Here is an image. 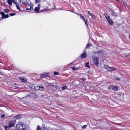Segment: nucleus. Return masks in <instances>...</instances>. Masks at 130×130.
<instances>
[{
  "instance_id": "f257e3e1",
  "label": "nucleus",
  "mask_w": 130,
  "mask_h": 130,
  "mask_svg": "<svg viewBox=\"0 0 130 130\" xmlns=\"http://www.w3.org/2000/svg\"><path fill=\"white\" fill-rule=\"evenodd\" d=\"M16 127L19 130H25V126L22 123H19L16 125ZM9 130H15L14 129H10Z\"/></svg>"
},
{
  "instance_id": "f03ea898",
  "label": "nucleus",
  "mask_w": 130,
  "mask_h": 130,
  "mask_svg": "<svg viewBox=\"0 0 130 130\" xmlns=\"http://www.w3.org/2000/svg\"><path fill=\"white\" fill-rule=\"evenodd\" d=\"M92 58L93 59H94L93 61V63L96 66H98L99 63L98 58L96 57H92Z\"/></svg>"
},
{
  "instance_id": "7ed1b4c3",
  "label": "nucleus",
  "mask_w": 130,
  "mask_h": 130,
  "mask_svg": "<svg viewBox=\"0 0 130 130\" xmlns=\"http://www.w3.org/2000/svg\"><path fill=\"white\" fill-rule=\"evenodd\" d=\"M104 15L110 24L111 25H112L113 24V21L112 19L109 18V17H108V15L107 14H105Z\"/></svg>"
},
{
  "instance_id": "20e7f679",
  "label": "nucleus",
  "mask_w": 130,
  "mask_h": 130,
  "mask_svg": "<svg viewBox=\"0 0 130 130\" xmlns=\"http://www.w3.org/2000/svg\"><path fill=\"white\" fill-rule=\"evenodd\" d=\"M2 15V18H8L9 17V15L8 14L5 15L4 13L3 12H1L0 13Z\"/></svg>"
},
{
  "instance_id": "39448f33",
  "label": "nucleus",
  "mask_w": 130,
  "mask_h": 130,
  "mask_svg": "<svg viewBox=\"0 0 130 130\" xmlns=\"http://www.w3.org/2000/svg\"><path fill=\"white\" fill-rule=\"evenodd\" d=\"M87 53L85 51L81 55L80 57L81 58H85L86 57Z\"/></svg>"
},
{
  "instance_id": "423d86ee",
  "label": "nucleus",
  "mask_w": 130,
  "mask_h": 130,
  "mask_svg": "<svg viewBox=\"0 0 130 130\" xmlns=\"http://www.w3.org/2000/svg\"><path fill=\"white\" fill-rule=\"evenodd\" d=\"M48 75V73H45L43 74H40V77L41 78H44L46 77H47Z\"/></svg>"
},
{
  "instance_id": "0eeeda50",
  "label": "nucleus",
  "mask_w": 130,
  "mask_h": 130,
  "mask_svg": "<svg viewBox=\"0 0 130 130\" xmlns=\"http://www.w3.org/2000/svg\"><path fill=\"white\" fill-rule=\"evenodd\" d=\"M15 124V122L14 121H10L9 124V128L13 127L14 126Z\"/></svg>"
},
{
  "instance_id": "6e6552de",
  "label": "nucleus",
  "mask_w": 130,
  "mask_h": 130,
  "mask_svg": "<svg viewBox=\"0 0 130 130\" xmlns=\"http://www.w3.org/2000/svg\"><path fill=\"white\" fill-rule=\"evenodd\" d=\"M25 6V7L26 10L31 9V8H32L31 7V5L28 4H27V5H26Z\"/></svg>"
},
{
  "instance_id": "1a4fd4ad",
  "label": "nucleus",
  "mask_w": 130,
  "mask_h": 130,
  "mask_svg": "<svg viewBox=\"0 0 130 130\" xmlns=\"http://www.w3.org/2000/svg\"><path fill=\"white\" fill-rule=\"evenodd\" d=\"M87 11L88 12V14L89 15H91L92 17V18H95V16L93 14H92L89 11L87 10Z\"/></svg>"
},
{
  "instance_id": "9d476101",
  "label": "nucleus",
  "mask_w": 130,
  "mask_h": 130,
  "mask_svg": "<svg viewBox=\"0 0 130 130\" xmlns=\"http://www.w3.org/2000/svg\"><path fill=\"white\" fill-rule=\"evenodd\" d=\"M19 79L23 82H26V79L25 78H24L22 77H20Z\"/></svg>"
},
{
  "instance_id": "9b49d317",
  "label": "nucleus",
  "mask_w": 130,
  "mask_h": 130,
  "mask_svg": "<svg viewBox=\"0 0 130 130\" xmlns=\"http://www.w3.org/2000/svg\"><path fill=\"white\" fill-rule=\"evenodd\" d=\"M21 114H19L14 117L15 118L17 119H19L21 118Z\"/></svg>"
},
{
  "instance_id": "f8f14e48",
  "label": "nucleus",
  "mask_w": 130,
  "mask_h": 130,
  "mask_svg": "<svg viewBox=\"0 0 130 130\" xmlns=\"http://www.w3.org/2000/svg\"><path fill=\"white\" fill-rule=\"evenodd\" d=\"M103 50H99V51H96L95 52H94V53H97V54H101V53H103Z\"/></svg>"
},
{
  "instance_id": "ddd939ff",
  "label": "nucleus",
  "mask_w": 130,
  "mask_h": 130,
  "mask_svg": "<svg viewBox=\"0 0 130 130\" xmlns=\"http://www.w3.org/2000/svg\"><path fill=\"white\" fill-rule=\"evenodd\" d=\"M13 3L15 4H18V2H20L21 0H12Z\"/></svg>"
},
{
  "instance_id": "4468645a",
  "label": "nucleus",
  "mask_w": 130,
  "mask_h": 130,
  "mask_svg": "<svg viewBox=\"0 0 130 130\" xmlns=\"http://www.w3.org/2000/svg\"><path fill=\"white\" fill-rule=\"evenodd\" d=\"M8 4L10 5L12 4V0H7Z\"/></svg>"
},
{
  "instance_id": "2eb2a0df",
  "label": "nucleus",
  "mask_w": 130,
  "mask_h": 130,
  "mask_svg": "<svg viewBox=\"0 0 130 130\" xmlns=\"http://www.w3.org/2000/svg\"><path fill=\"white\" fill-rule=\"evenodd\" d=\"M22 2L23 3L25 4V5H27V4H28V2L27 1V0H23Z\"/></svg>"
},
{
  "instance_id": "dca6fc26",
  "label": "nucleus",
  "mask_w": 130,
  "mask_h": 130,
  "mask_svg": "<svg viewBox=\"0 0 130 130\" xmlns=\"http://www.w3.org/2000/svg\"><path fill=\"white\" fill-rule=\"evenodd\" d=\"M85 66L86 67L88 68H90V66L89 65V62H87L86 63H85Z\"/></svg>"
},
{
  "instance_id": "f3484780",
  "label": "nucleus",
  "mask_w": 130,
  "mask_h": 130,
  "mask_svg": "<svg viewBox=\"0 0 130 130\" xmlns=\"http://www.w3.org/2000/svg\"><path fill=\"white\" fill-rule=\"evenodd\" d=\"M39 8H38V7H36L35 8V10L36 12H39Z\"/></svg>"
},
{
  "instance_id": "a211bd4d",
  "label": "nucleus",
  "mask_w": 130,
  "mask_h": 130,
  "mask_svg": "<svg viewBox=\"0 0 130 130\" xmlns=\"http://www.w3.org/2000/svg\"><path fill=\"white\" fill-rule=\"evenodd\" d=\"M39 89L40 90H42L44 89V87H43L40 86H39Z\"/></svg>"
},
{
  "instance_id": "6ab92c4d",
  "label": "nucleus",
  "mask_w": 130,
  "mask_h": 130,
  "mask_svg": "<svg viewBox=\"0 0 130 130\" xmlns=\"http://www.w3.org/2000/svg\"><path fill=\"white\" fill-rule=\"evenodd\" d=\"M114 79L117 81H120V78L118 77H114Z\"/></svg>"
},
{
  "instance_id": "aec40b11",
  "label": "nucleus",
  "mask_w": 130,
  "mask_h": 130,
  "mask_svg": "<svg viewBox=\"0 0 130 130\" xmlns=\"http://www.w3.org/2000/svg\"><path fill=\"white\" fill-rule=\"evenodd\" d=\"M45 84L46 87H48L49 86V83L48 82H45Z\"/></svg>"
},
{
  "instance_id": "412c9836",
  "label": "nucleus",
  "mask_w": 130,
  "mask_h": 130,
  "mask_svg": "<svg viewBox=\"0 0 130 130\" xmlns=\"http://www.w3.org/2000/svg\"><path fill=\"white\" fill-rule=\"evenodd\" d=\"M67 88V86H63L61 87V89L62 90H64L65 89Z\"/></svg>"
},
{
  "instance_id": "4be33fe9",
  "label": "nucleus",
  "mask_w": 130,
  "mask_h": 130,
  "mask_svg": "<svg viewBox=\"0 0 130 130\" xmlns=\"http://www.w3.org/2000/svg\"><path fill=\"white\" fill-rule=\"evenodd\" d=\"M9 10H8L5 9L4 10V12L6 13H9Z\"/></svg>"
},
{
  "instance_id": "5701e85b",
  "label": "nucleus",
  "mask_w": 130,
  "mask_h": 130,
  "mask_svg": "<svg viewBox=\"0 0 130 130\" xmlns=\"http://www.w3.org/2000/svg\"><path fill=\"white\" fill-rule=\"evenodd\" d=\"M126 57L127 58L130 60V53L128 55L126 56Z\"/></svg>"
},
{
  "instance_id": "b1692460",
  "label": "nucleus",
  "mask_w": 130,
  "mask_h": 130,
  "mask_svg": "<svg viewBox=\"0 0 130 130\" xmlns=\"http://www.w3.org/2000/svg\"><path fill=\"white\" fill-rule=\"evenodd\" d=\"M118 90V87L117 86H114V90L117 91Z\"/></svg>"
},
{
  "instance_id": "393cba45",
  "label": "nucleus",
  "mask_w": 130,
  "mask_h": 130,
  "mask_svg": "<svg viewBox=\"0 0 130 130\" xmlns=\"http://www.w3.org/2000/svg\"><path fill=\"white\" fill-rule=\"evenodd\" d=\"M111 88L113 90H114V86H109L108 87V89H110Z\"/></svg>"
},
{
  "instance_id": "a878e982",
  "label": "nucleus",
  "mask_w": 130,
  "mask_h": 130,
  "mask_svg": "<svg viewBox=\"0 0 130 130\" xmlns=\"http://www.w3.org/2000/svg\"><path fill=\"white\" fill-rule=\"evenodd\" d=\"M80 18L83 20L85 21V18L82 15H80Z\"/></svg>"
},
{
  "instance_id": "bb28decb",
  "label": "nucleus",
  "mask_w": 130,
  "mask_h": 130,
  "mask_svg": "<svg viewBox=\"0 0 130 130\" xmlns=\"http://www.w3.org/2000/svg\"><path fill=\"white\" fill-rule=\"evenodd\" d=\"M41 128H40V126L39 125L38 126L36 130H41Z\"/></svg>"
},
{
  "instance_id": "cd10ccee",
  "label": "nucleus",
  "mask_w": 130,
  "mask_h": 130,
  "mask_svg": "<svg viewBox=\"0 0 130 130\" xmlns=\"http://www.w3.org/2000/svg\"><path fill=\"white\" fill-rule=\"evenodd\" d=\"M105 67V68L106 67V69L107 70H108V71H110V67H107V66L106 67Z\"/></svg>"
},
{
  "instance_id": "c85d7f7f",
  "label": "nucleus",
  "mask_w": 130,
  "mask_h": 130,
  "mask_svg": "<svg viewBox=\"0 0 130 130\" xmlns=\"http://www.w3.org/2000/svg\"><path fill=\"white\" fill-rule=\"evenodd\" d=\"M9 126H6L4 128L6 130H8L9 129Z\"/></svg>"
},
{
  "instance_id": "c756f323",
  "label": "nucleus",
  "mask_w": 130,
  "mask_h": 130,
  "mask_svg": "<svg viewBox=\"0 0 130 130\" xmlns=\"http://www.w3.org/2000/svg\"><path fill=\"white\" fill-rule=\"evenodd\" d=\"M16 6L17 7V9H18L19 10H21L20 8L19 7V5H16Z\"/></svg>"
},
{
  "instance_id": "7c9ffc66",
  "label": "nucleus",
  "mask_w": 130,
  "mask_h": 130,
  "mask_svg": "<svg viewBox=\"0 0 130 130\" xmlns=\"http://www.w3.org/2000/svg\"><path fill=\"white\" fill-rule=\"evenodd\" d=\"M54 74L55 75H57L59 74V73L56 72H54Z\"/></svg>"
},
{
  "instance_id": "2f4dec72",
  "label": "nucleus",
  "mask_w": 130,
  "mask_h": 130,
  "mask_svg": "<svg viewBox=\"0 0 130 130\" xmlns=\"http://www.w3.org/2000/svg\"><path fill=\"white\" fill-rule=\"evenodd\" d=\"M15 13H10L9 14V15L10 16H12L15 15Z\"/></svg>"
},
{
  "instance_id": "473e14b6",
  "label": "nucleus",
  "mask_w": 130,
  "mask_h": 130,
  "mask_svg": "<svg viewBox=\"0 0 130 130\" xmlns=\"http://www.w3.org/2000/svg\"><path fill=\"white\" fill-rule=\"evenodd\" d=\"M53 87H54V88H56V89H58V86H57L56 85H54V86H53Z\"/></svg>"
},
{
  "instance_id": "72a5a7b5",
  "label": "nucleus",
  "mask_w": 130,
  "mask_h": 130,
  "mask_svg": "<svg viewBox=\"0 0 130 130\" xmlns=\"http://www.w3.org/2000/svg\"><path fill=\"white\" fill-rule=\"evenodd\" d=\"M91 45H90L89 44H87V45H86V48H88L89 47V46H91Z\"/></svg>"
},
{
  "instance_id": "f704fd0d",
  "label": "nucleus",
  "mask_w": 130,
  "mask_h": 130,
  "mask_svg": "<svg viewBox=\"0 0 130 130\" xmlns=\"http://www.w3.org/2000/svg\"><path fill=\"white\" fill-rule=\"evenodd\" d=\"M87 126V125H83L82 127V128L83 129H85L86 128Z\"/></svg>"
},
{
  "instance_id": "c9c22d12",
  "label": "nucleus",
  "mask_w": 130,
  "mask_h": 130,
  "mask_svg": "<svg viewBox=\"0 0 130 130\" xmlns=\"http://www.w3.org/2000/svg\"><path fill=\"white\" fill-rule=\"evenodd\" d=\"M84 21H85V24L86 25H87V26H88V23H87V21L85 20Z\"/></svg>"
},
{
  "instance_id": "e433bc0d",
  "label": "nucleus",
  "mask_w": 130,
  "mask_h": 130,
  "mask_svg": "<svg viewBox=\"0 0 130 130\" xmlns=\"http://www.w3.org/2000/svg\"><path fill=\"white\" fill-rule=\"evenodd\" d=\"M110 71H112L114 70V68L113 67H110Z\"/></svg>"
},
{
  "instance_id": "4c0bfd02",
  "label": "nucleus",
  "mask_w": 130,
  "mask_h": 130,
  "mask_svg": "<svg viewBox=\"0 0 130 130\" xmlns=\"http://www.w3.org/2000/svg\"><path fill=\"white\" fill-rule=\"evenodd\" d=\"M39 86H37L36 87H35V89L36 90H38V89H39Z\"/></svg>"
},
{
  "instance_id": "58836bf2",
  "label": "nucleus",
  "mask_w": 130,
  "mask_h": 130,
  "mask_svg": "<svg viewBox=\"0 0 130 130\" xmlns=\"http://www.w3.org/2000/svg\"><path fill=\"white\" fill-rule=\"evenodd\" d=\"M53 86H54V85H53L52 83H49V86H52L53 87Z\"/></svg>"
},
{
  "instance_id": "ea45409f",
  "label": "nucleus",
  "mask_w": 130,
  "mask_h": 130,
  "mask_svg": "<svg viewBox=\"0 0 130 130\" xmlns=\"http://www.w3.org/2000/svg\"><path fill=\"white\" fill-rule=\"evenodd\" d=\"M39 2V0H35V3H37L38 2Z\"/></svg>"
},
{
  "instance_id": "a19ab883",
  "label": "nucleus",
  "mask_w": 130,
  "mask_h": 130,
  "mask_svg": "<svg viewBox=\"0 0 130 130\" xmlns=\"http://www.w3.org/2000/svg\"><path fill=\"white\" fill-rule=\"evenodd\" d=\"M5 116V115L4 114H2L1 115V118H2L4 117Z\"/></svg>"
},
{
  "instance_id": "79ce46f5",
  "label": "nucleus",
  "mask_w": 130,
  "mask_h": 130,
  "mask_svg": "<svg viewBox=\"0 0 130 130\" xmlns=\"http://www.w3.org/2000/svg\"><path fill=\"white\" fill-rule=\"evenodd\" d=\"M117 14L116 13H114V17H117Z\"/></svg>"
},
{
  "instance_id": "37998d69",
  "label": "nucleus",
  "mask_w": 130,
  "mask_h": 130,
  "mask_svg": "<svg viewBox=\"0 0 130 130\" xmlns=\"http://www.w3.org/2000/svg\"><path fill=\"white\" fill-rule=\"evenodd\" d=\"M40 4H39L38 5V7H38V8H40Z\"/></svg>"
},
{
  "instance_id": "c03bdc74",
  "label": "nucleus",
  "mask_w": 130,
  "mask_h": 130,
  "mask_svg": "<svg viewBox=\"0 0 130 130\" xmlns=\"http://www.w3.org/2000/svg\"><path fill=\"white\" fill-rule=\"evenodd\" d=\"M45 10H46V9H43V10H41L40 11V12H43V11H45Z\"/></svg>"
},
{
  "instance_id": "a18cd8bd",
  "label": "nucleus",
  "mask_w": 130,
  "mask_h": 130,
  "mask_svg": "<svg viewBox=\"0 0 130 130\" xmlns=\"http://www.w3.org/2000/svg\"><path fill=\"white\" fill-rule=\"evenodd\" d=\"M42 130H48V129L47 128H43Z\"/></svg>"
},
{
  "instance_id": "49530a36",
  "label": "nucleus",
  "mask_w": 130,
  "mask_h": 130,
  "mask_svg": "<svg viewBox=\"0 0 130 130\" xmlns=\"http://www.w3.org/2000/svg\"><path fill=\"white\" fill-rule=\"evenodd\" d=\"M72 69L74 70H75V68L74 67H73L72 68Z\"/></svg>"
},
{
  "instance_id": "de8ad7c7",
  "label": "nucleus",
  "mask_w": 130,
  "mask_h": 130,
  "mask_svg": "<svg viewBox=\"0 0 130 130\" xmlns=\"http://www.w3.org/2000/svg\"><path fill=\"white\" fill-rule=\"evenodd\" d=\"M118 2H120V1H121V0H116Z\"/></svg>"
},
{
  "instance_id": "09e8293b",
  "label": "nucleus",
  "mask_w": 130,
  "mask_h": 130,
  "mask_svg": "<svg viewBox=\"0 0 130 130\" xmlns=\"http://www.w3.org/2000/svg\"><path fill=\"white\" fill-rule=\"evenodd\" d=\"M129 38L130 39V34L129 35Z\"/></svg>"
},
{
  "instance_id": "8fccbe9b",
  "label": "nucleus",
  "mask_w": 130,
  "mask_h": 130,
  "mask_svg": "<svg viewBox=\"0 0 130 130\" xmlns=\"http://www.w3.org/2000/svg\"><path fill=\"white\" fill-rule=\"evenodd\" d=\"M0 74L2 75V73L0 71Z\"/></svg>"
},
{
  "instance_id": "3c124183",
  "label": "nucleus",
  "mask_w": 130,
  "mask_h": 130,
  "mask_svg": "<svg viewBox=\"0 0 130 130\" xmlns=\"http://www.w3.org/2000/svg\"><path fill=\"white\" fill-rule=\"evenodd\" d=\"M43 96H43V95H41V97H43Z\"/></svg>"
},
{
  "instance_id": "603ef678",
  "label": "nucleus",
  "mask_w": 130,
  "mask_h": 130,
  "mask_svg": "<svg viewBox=\"0 0 130 130\" xmlns=\"http://www.w3.org/2000/svg\"><path fill=\"white\" fill-rule=\"evenodd\" d=\"M78 69V68H75V70H77Z\"/></svg>"
},
{
  "instance_id": "864d4df0",
  "label": "nucleus",
  "mask_w": 130,
  "mask_h": 130,
  "mask_svg": "<svg viewBox=\"0 0 130 130\" xmlns=\"http://www.w3.org/2000/svg\"><path fill=\"white\" fill-rule=\"evenodd\" d=\"M116 69L115 68H114V71Z\"/></svg>"
},
{
  "instance_id": "5fc2aeb1",
  "label": "nucleus",
  "mask_w": 130,
  "mask_h": 130,
  "mask_svg": "<svg viewBox=\"0 0 130 130\" xmlns=\"http://www.w3.org/2000/svg\"><path fill=\"white\" fill-rule=\"evenodd\" d=\"M114 123V124H116V123Z\"/></svg>"
}]
</instances>
